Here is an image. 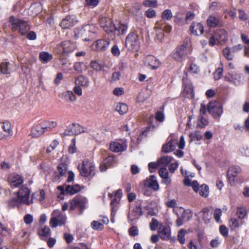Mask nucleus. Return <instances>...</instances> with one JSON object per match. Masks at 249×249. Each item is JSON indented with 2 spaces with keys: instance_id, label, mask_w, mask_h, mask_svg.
<instances>
[{
  "instance_id": "obj_1",
  "label": "nucleus",
  "mask_w": 249,
  "mask_h": 249,
  "mask_svg": "<svg viewBox=\"0 0 249 249\" xmlns=\"http://www.w3.org/2000/svg\"><path fill=\"white\" fill-rule=\"evenodd\" d=\"M99 22L107 34L114 36L124 35L128 28L127 24L123 23H120L116 26L110 18L103 16H100Z\"/></svg>"
},
{
  "instance_id": "obj_2",
  "label": "nucleus",
  "mask_w": 249,
  "mask_h": 249,
  "mask_svg": "<svg viewBox=\"0 0 249 249\" xmlns=\"http://www.w3.org/2000/svg\"><path fill=\"white\" fill-rule=\"evenodd\" d=\"M9 22L11 29L13 31L18 32L21 36L26 35L30 29L29 24L26 21L16 18L14 16L10 17Z\"/></svg>"
},
{
  "instance_id": "obj_3",
  "label": "nucleus",
  "mask_w": 249,
  "mask_h": 249,
  "mask_svg": "<svg viewBox=\"0 0 249 249\" xmlns=\"http://www.w3.org/2000/svg\"><path fill=\"white\" fill-rule=\"evenodd\" d=\"M125 46L130 51H138L141 47V41L139 35L135 33L130 32L126 37Z\"/></svg>"
},
{
  "instance_id": "obj_4",
  "label": "nucleus",
  "mask_w": 249,
  "mask_h": 249,
  "mask_svg": "<svg viewBox=\"0 0 249 249\" xmlns=\"http://www.w3.org/2000/svg\"><path fill=\"white\" fill-rule=\"evenodd\" d=\"M190 39L185 38L183 41V44L177 47L176 50L172 53L173 58L177 61H181L184 59L190 53V50L188 48Z\"/></svg>"
},
{
  "instance_id": "obj_5",
  "label": "nucleus",
  "mask_w": 249,
  "mask_h": 249,
  "mask_svg": "<svg viewBox=\"0 0 249 249\" xmlns=\"http://www.w3.org/2000/svg\"><path fill=\"white\" fill-rule=\"evenodd\" d=\"M76 47L74 42L70 40L65 41L58 44L55 49V52L60 56L67 57L69 53L72 52Z\"/></svg>"
},
{
  "instance_id": "obj_6",
  "label": "nucleus",
  "mask_w": 249,
  "mask_h": 249,
  "mask_svg": "<svg viewBox=\"0 0 249 249\" xmlns=\"http://www.w3.org/2000/svg\"><path fill=\"white\" fill-rule=\"evenodd\" d=\"M208 111L214 118L219 119L223 112V107L218 102L212 101L208 105Z\"/></svg>"
},
{
  "instance_id": "obj_7",
  "label": "nucleus",
  "mask_w": 249,
  "mask_h": 249,
  "mask_svg": "<svg viewBox=\"0 0 249 249\" xmlns=\"http://www.w3.org/2000/svg\"><path fill=\"white\" fill-rule=\"evenodd\" d=\"M127 148V142L125 139H120L111 142L109 144V149L114 153H122Z\"/></svg>"
},
{
  "instance_id": "obj_8",
  "label": "nucleus",
  "mask_w": 249,
  "mask_h": 249,
  "mask_svg": "<svg viewBox=\"0 0 249 249\" xmlns=\"http://www.w3.org/2000/svg\"><path fill=\"white\" fill-rule=\"evenodd\" d=\"M80 175L84 177H89L95 170L94 164L89 160H85L80 166H78Z\"/></svg>"
},
{
  "instance_id": "obj_9",
  "label": "nucleus",
  "mask_w": 249,
  "mask_h": 249,
  "mask_svg": "<svg viewBox=\"0 0 249 249\" xmlns=\"http://www.w3.org/2000/svg\"><path fill=\"white\" fill-rule=\"evenodd\" d=\"M57 169V171H55L53 174V180L55 182H60L67 173L68 166L66 163L61 162L58 165Z\"/></svg>"
},
{
  "instance_id": "obj_10",
  "label": "nucleus",
  "mask_w": 249,
  "mask_h": 249,
  "mask_svg": "<svg viewBox=\"0 0 249 249\" xmlns=\"http://www.w3.org/2000/svg\"><path fill=\"white\" fill-rule=\"evenodd\" d=\"M183 90L182 95L186 98H193L195 96L194 88L191 82L187 80L185 77H183Z\"/></svg>"
},
{
  "instance_id": "obj_11",
  "label": "nucleus",
  "mask_w": 249,
  "mask_h": 249,
  "mask_svg": "<svg viewBox=\"0 0 249 249\" xmlns=\"http://www.w3.org/2000/svg\"><path fill=\"white\" fill-rule=\"evenodd\" d=\"M30 190L25 186H22L17 192V199L13 202H29Z\"/></svg>"
},
{
  "instance_id": "obj_12",
  "label": "nucleus",
  "mask_w": 249,
  "mask_h": 249,
  "mask_svg": "<svg viewBox=\"0 0 249 249\" xmlns=\"http://www.w3.org/2000/svg\"><path fill=\"white\" fill-rule=\"evenodd\" d=\"M225 79L227 81L232 83L236 86H239L243 83L244 75L239 72H229L225 76Z\"/></svg>"
},
{
  "instance_id": "obj_13",
  "label": "nucleus",
  "mask_w": 249,
  "mask_h": 249,
  "mask_svg": "<svg viewBox=\"0 0 249 249\" xmlns=\"http://www.w3.org/2000/svg\"><path fill=\"white\" fill-rule=\"evenodd\" d=\"M129 209L131 211L128 214V217L129 219L131 218V221L138 219L142 214V208L139 203H133L130 206Z\"/></svg>"
},
{
  "instance_id": "obj_14",
  "label": "nucleus",
  "mask_w": 249,
  "mask_h": 249,
  "mask_svg": "<svg viewBox=\"0 0 249 249\" xmlns=\"http://www.w3.org/2000/svg\"><path fill=\"white\" fill-rule=\"evenodd\" d=\"M144 65L152 70L158 69L160 65V62L159 59L153 55L147 56L144 60Z\"/></svg>"
},
{
  "instance_id": "obj_15",
  "label": "nucleus",
  "mask_w": 249,
  "mask_h": 249,
  "mask_svg": "<svg viewBox=\"0 0 249 249\" xmlns=\"http://www.w3.org/2000/svg\"><path fill=\"white\" fill-rule=\"evenodd\" d=\"M242 169L238 166H232L229 167L227 171V177L231 184L236 181L237 175L241 172Z\"/></svg>"
},
{
  "instance_id": "obj_16",
  "label": "nucleus",
  "mask_w": 249,
  "mask_h": 249,
  "mask_svg": "<svg viewBox=\"0 0 249 249\" xmlns=\"http://www.w3.org/2000/svg\"><path fill=\"white\" fill-rule=\"evenodd\" d=\"M77 22L75 15H69L63 19L60 23V26L63 29H67L74 26Z\"/></svg>"
},
{
  "instance_id": "obj_17",
  "label": "nucleus",
  "mask_w": 249,
  "mask_h": 249,
  "mask_svg": "<svg viewBox=\"0 0 249 249\" xmlns=\"http://www.w3.org/2000/svg\"><path fill=\"white\" fill-rule=\"evenodd\" d=\"M143 185L145 188H150L154 191H157L159 189V185L157 180V178L154 175H151L143 181Z\"/></svg>"
},
{
  "instance_id": "obj_18",
  "label": "nucleus",
  "mask_w": 249,
  "mask_h": 249,
  "mask_svg": "<svg viewBox=\"0 0 249 249\" xmlns=\"http://www.w3.org/2000/svg\"><path fill=\"white\" fill-rule=\"evenodd\" d=\"M110 44L109 39H99L92 43V49L96 51H103L107 49Z\"/></svg>"
},
{
  "instance_id": "obj_19",
  "label": "nucleus",
  "mask_w": 249,
  "mask_h": 249,
  "mask_svg": "<svg viewBox=\"0 0 249 249\" xmlns=\"http://www.w3.org/2000/svg\"><path fill=\"white\" fill-rule=\"evenodd\" d=\"M46 131V126L42 122L37 124L32 128L31 135L33 137L37 138L42 135Z\"/></svg>"
},
{
  "instance_id": "obj_20",
  "label": "nucleus",
  "mask_w": 249,
  "mask_h": 249,
  "mask_svg": "<svg viewBox=\"0 0 249 249\" xmlns=\"http://www.w3.org/2000/svg\"><path fill=\"white\" fill-rule=\"evenodd\" d=\"M10 185L13 187H18L21 185L24 180L22 177L18 174H13L9 178Z\"/></svg>"
},
{
  "instance_id": "obj_21",
  "label": "nucleus",
  "mask_w": 249,
  "mask_h": 249,
  "mask_svg": "<svg viewBox=\"0 0 249 249\" xmlns=\"http://www.w3.org/2000/svg\"><path fill=\"white\" fill-rule=\"evenodd\" d=\"M155 28L157 29V33L161 34V37L163 36V31H165L166 33H170L172 29V27L171 25L168 24H164L161 22H157L156 23Z\"/></svg>"
},
{
  "instance_id": "obj_22",
  "label": "nucleus",
  "mask_w": 249,
  "mask_h": 249,
  "mask_svg": "<svg viewBox=\"0 0 249 249\" xmlns=\"http://www.w3.org/2000/svg\"><path fill=\"white\" fill-rule=\"evenodd\" d=\"M85 26L86 30L89 33V38L85 37L84 38V40L86 41L91 40L97 33L98 27L95 24H93L85 25Z\"/></svg>"
},
{
  "instance_id": "obj_23",
  "label": "nucleus",
  "mask_w": 249,
  "mask_h": 249,
  "mask_svg": "<svg viewBox=\"0 0 249 249\" xmlns=\"http://www.w3.org/2000/svg\"><path fill=\"white\" fill-rule=\"evenodd\" d=\"M170 228L166 225H161L158 230L160 237L163 240H168L170 236Z\"/></svg>"
},
{
  "instance_id": "obj_24",
  "label": "nucleus",
  "mask_w": 249,
  "mask_h": 249,
  "mask_svg": "<svg viewBox=\"0 0 249 249\" xmlns=\"http://www.w3.org/2000/svg\"><path fill=\"white\" fill-rule=\"evenodd\" d=\"M190 31L195 36L201 35L204 32V27L200 23L193 22L190 26Z\"/></svg>"
},
{
  "instance_id": "obj_25",
  "label": "nucleus",
  "mask_w": 249,
  "mask_h": 249,
  "mask_svg": "<svg viewBox=\"0 0 249 249\" xmlns=\"http://www.w3.org/2000/svg\"><path fill=\"white\" fill-rule=\"evenodd\" d=\"M74 83L75 85H79L83 88H88L90 84L89 78L83 75L77 76Z\"/></svg>"
},
{
  "instance_id": "obj_26",
  "label": "nucleus",
  "mask_w": 249,
  "mask_h": 249,
  "mask_svg": "<svg viewBox=\"0 0 249 249\" xmlns=\"http://www.w3.org/2000/svg\"><path fill=\"white\" fill-rule=\"evenodd\" d=\"M108 196L110 202H120L123 196L122 190L119 189L112 193H108Z\"/></svg>"
},
{
  "instance_id": "obj_27",
  "label": "nucleus",
  "mask_w": 249,
  "mask_h": 249,
  "mask_svg": "<svg viewBox=\"0 0 249 249\" xmlns=\"http://www.w3.org/2000/svg\"><path fill=\"white\" fill-rule=\"evenodd\" d=\"M215 37L218 43H221L225 42L228 39L227 32L224 29H219L214 33Z\"/></svg>"
},
{
  "instance_id": "obj_28",
  "label": "nucleus",
  "mask_w": 249,
  "mask_h": 249,
  "mask_svg": "<svg viewBox=\"0 0 249 249\" xmlns=\"http://www.w3.org/2000/svg\"><path fill=\"white\" fill-rule=\"evenodd\" d=\"M45 198V193L44 190H40L33 194L31 202L33 201H42Z\"/></svg>"
},
{
  "instance_id": "obj_29",
  "label": "nucleus",
  "mask_w": 249,
  "mask_h": 249,
  "mask_svg": "<svg viewBox=\"0 0 249 249\" xmlns=\"http://www.w3.org/2000/svg\"><path fill=\"white\" fill-rule=\"evenodd\" d=\"M12 71L9 62H2L0 65V75L10 74Z\"/></svg>"
},
{
  "instance_id": "obj_30",
  "label": "nucleus",
  "mask_w": 249,
  "mask_h": 249,
  "mask_svg": "<svg viewBox=\"0 0 249 249\" xmlns=\"http://www.w3.org/2000/svg\"><path fill=\"white\" fill-rule=\"evenodd\" d=\"M115 161V159L113 156L108 157L104 161V165H101L100 167V170L102 172H105L107 170V167L110 166L113 164Z\"/></svg>"
},
{
  "instance_id": "obj_31",
  "label": "nucleus",
  "mask_w": 249,
  "mask_h": 249,
  "mask_svg": "<svg viewBox=\"0 0 249 249\" xmlns=\"http://www.w3.org/2000/svg\"><path fill=\"white\" fill-rule=\"evenodd\" d=\"M90 66L91 68L97 71H104V64L103 63H100L96 60H91L90 63Z\"/></svg>"
},
{
  "instance_id": "obj_32",
  "label": "nucleus",
  "mask_w": 249,
  "mask_h": 249,
  "mask_svg": "<svg viewBox=\"0 0 249 249\" xmlns=\"http://www.w3.org/2000/svg\"><path fill=\"white\" fill-rule=\"evenodd\" d=\"M39 58L43 64H46L53 59V55L47 52H42L39 54Z\"/></svg>"
},
{
  "instance_id": "obj_33",
  "label": "nucleus",
  "mask_w": 249,
  "mask_h": 249,
  "mask_svg": "<svg viewBox=\"0 0 249 249\" xmlns=\"http://www.w3.org/2000/svg\"><path fill=\"white\" fill-rule=\"evenodd\" d=\"M207 21L208 26L211 28L216 27L220 23L219 18L213 15L210 16Z\"/></svg>"
},
{
  "instance_id": "obj_34",
  "label": "nucleus",
  "mask_w": 249,
  "mask_h": 249,
  "mask_svg": "<svg viewBox=\"0 0 249 249\" xmlns=\"http://www.w3.org/2000/svg\"><path fill=\"white\" fill-rule=\"evenodd\" d=\"M81 190L80 186L78 184L73 186L67 185L65 188L66 193L70 195H73L79 192Z\"/></svg>"
},
{
  "instance_id": "obj_35",
  "label": "nucleus",
  "mask_w": 249,
  "mask_h": 249,
  "mask_svg": "<svg viewBox=\"0 0 249 249\" xmlns=\"http://www.w3.org/2000/svg\"><path fill=\"white\" fill-rule=\"evenodd\" d=\"M209 209L207 208H204L199 213L200 217L206 224L208 223L211 219V215L209 214Z\"/></svg>"
},
{
  "instance_id": "obj_36",
  "label": "nucleus",
  "mask_w": 249,
  "mask_h": 249,
  "mask_svg": "<svg viewBox=\"0 0 249 249\" xmlns=\"http://www.w3.org/2000/svg\"><path fill=\"white\" fill-rule=\"evenodd\" d=\"M173 158L171 156H163L158 160V162L160 166H166L172 161Z\"/></svg>"
},
{
  "instance_id": "obj_37",
  "label": "nucleus",
  "mask_w": 249,
  "mask_h": 249,
  "mask_svg": "<svg viewBox=\"0 0 249 249\" xmlns=\"http://www.w3.org/2000/svg\"><path fill=\"white\" fill-rule=\"evenodd\" d=\"M198 191L201 196L204 197H207L209 194V186L205 184H203L200 186Z\"/></svg>"
},
{
  "instance_id": "obj_38",
  "label": "nucleus",
  "mask_w": 249,
  "mask_h": 249,
  "mask_svg": "<svg viewBox=\"0 0 249 249\" xmlns=\"http://www.w3.org/2000/svg\"><path fill=\"white\" fill-rule=\"evenodd\" d=\"M73 124L74 135H79L82 133H88V131L86 128L83 127L80 124L76 123Z\"/></svg>"
},
{
  "instance_id": "obj_39",
  "label": "nucleus",
  "mask_w": 249,
  "mask_h": 249,
  "mask_svg": "<svg viewBox=\"0 0 249 249\" xmlns=\"http://www.w3.org/2000/svg\"><path fill=\"white\" fill-rule=\"evenodd\" d=\"M73 129V124L72 123L67 127L63 133H61V136L62 137H64L67 136H72L74 135V131Z\"/></svg>"
},
{
  "instance_id": "obj_40",
  "label": "nucleus",
  "mask_w": 249,
  "mask_h": 249,
  "mask_svg": "<svg viewBox=\"0 0 249 249\" xmlns=\"http://www.w3.org/2000/svg\"><path fill=\"white\" fill-rule=\"evenodd\" d=\"M116 110L120 114L124 115L128 111L127 106L124 103H119L116 107Z\"/></svg>"
},
{
  "instance_id": "obj_41",
  "label": "nucleus",
  "mask_w": 249,
  "mask_h": 249,
  "mask_svg": "<svg viewBox=\"0 0 249 249\" xmlns=\"http://www.w3.org/2000/svg\"><path fill=\"white\" fill-rule=\"evenodd\" d=\"M199 71V68L198 66L195 64L191 63L189 65L188 71H184V73L185 74V77L186 78V77L188 75V72L196 74Z\"/></svg>"
},
{
  "instance_id": "obj_42",
  "label": "nucleus",
  "mask_w": 249,
  "mask_h": 249,
  "mask_svg": "<svg viewBox=\"0 0 249 249\" xmlns=\"http://www.w3.org/2000/svg\"><path fill=\"white\" fill-rule=\"evenodd\" d=\"M52 214L53 216H56L58 225L61 226L65 223V218L63 215L60 214L59 211H54Z\"/></svg>"
},
{
  "instance_id": "obj_43",
  "label": "nucleus",
  "mask_w": 249,
  "mask_h": 249,
  "mask_svg": "<svg viewBox=\"0 0 249 249\" xmlns=\"http://www.w3.org/2000/svg\"><path fill=\"white\" fill-rule=\"evenodd\" d=\"M87 30L85 29V26H83L81 28H77L75 31V36L76 37H82L83 40H84V38H85V32Z\"/></svg>"
},
{
  "instance_id": "obj_44",
  "label": "nucleus",
  "mask_w": 249,
  "mask_h": 249,
  "mask_svg": "<svg viewBox=\"0 0 249 249\" xmlns=\"http://www.w3.org/2000/svg\"><path fill=\"white\" fill-rule=\"evenodd\" d=\"M223 53L225 57L229 60H231L234 57V54L230 47H227L223 49Z\"/></svg>"
},
{
  "instance_id": "obj_45",
  "label": "nucleus",
  "mask_w": 249,
  "mask_h": 249,
  "mask_svg": "<svg viewBox=\"0 0 249 249\" xmlns=\"http://www.w3.org/2000/svg\"><path fill=\"white\" fill-rule=\"evenodd\" d=\"M1 126L4 131L8 133L9 135L11 136L13 135V131L11 128V124L9 122H3Z\"/></svg>"
},
{
  "instance_id": "obj_46",
  "label": "nucleus",
  "mask_w": 249,
  "mask_h": 249,
  "mask_svg": "<svg viewBox=\"0 0 249 249\" xmlns=\"http://www.w3.org/2000/svg\"><path fill=\"white\" fill-rule=\"evenodd\" d=\"M85 203H71L70 208V210L78 209L79 211V214H81L83 210L85 208Z\"/></svg>"
},
{
  "instance_id": "obj_47",
  "label": "nucleus",
  "mask_w": 249,
  "mask_h": 249,
  "mask_svg": "<svg viewBox=\"0 0 249 249\" xmlns=\"http://www.w3.org/2000/svg\"><path fill=\"white\" fill-rule=\"evenodd\" d=\"M173 17L172 12L170 9L164 10L161 14V18L164 20H170Z\"/></svg>"
},
{
  "instance_id": "obj_48",
  "label": "nucleus",
  "mask_w": 249,
  "mask_h": 249,
  "mask_svg": "<svg viewBox=\"0 0 249 249\" xmlns=\"http://www.w3.org/2000/svg\"><path fill=\"white\" fill-rule=\"evenodd\" d=\"M189 137L191 141H199L202 138L201 134L198 131L191 132L189 135Z\"/></svg>"
},
{
  "instance_id": "obj_49",
  "label": "nucleus",
  "mask_w": 249,
  "mask_h": 249,
  "mask_svg": "<svg viewBox=\"0 0 249 249\" xmlns=\"http://www.w3.org/2000/svg\"><path fill=\"white\" fill-rule=\"evenodd\" d=\"M179 210H183V212L181 214L182 218L186 221H188L192 216V214L189 210H184L182 207H179Z\"/></svg>"
},
{
  "instance_id": "obj_50",
  "label": "nucleus",
  "mask_w": 249,
  "mask_h": 249,
  "mask_svg": "<svg viewBox=\"0 0 249 249\" xmlns=\"http://www.w3.org/2000/svg\"><path fill=\"white\" fill-rule=\"evenodd\" d=\"M92 228L95 230L101 231L104 229V225L97 221H93L91 223Z\"/></svg>"
},
{
  "instance_id": "obj_51",
  "label": "nucleus",
  "mask_w": 249,
  "mask_h": 249,
  "mask_svg": "<svg viewBox=\"0 0 249 249\" xmlns=\"http://www.w3.org/2000/svg\"><path fill=\"white\" fill-rule=\"evenodd\" d=\"M247 213V211L245 208L239 207L237 208L236 214L240 219H243Z\"/></svg>"
},
{
  "instance_id": "obj_52",
  "label": "nucleus",
  "mask_w": 249,
  "mask_h": 249,
  "mask_svg": "<svg viewBox=\"0 0 249 249\" xmlns=\"http://www.w3.org/2000/svg\"><path fill=\"white\" fill-rule=\"evenodd\" d=\"M38 233L39 236H42L44 237H47L50 234V229L48 227H45L44 228L39 230Z\"/></svg>"
},
{
  "instance_id": "obj_53",
  "label": "nucleus",
  "mask_w": 249,
  "mask_h": 249,
  "mask_svg": "<svg viewBox=\"0 0 249 249\" xmlns=\"http://www.w3.org/2000/svg\"><path fill=\"white\" fill-rule=\"evenodd\" d=\"M174 22L176 24H178L179 26H181L184 24V19L183 18L179 15V13H177L176 15L174 16Z\"/></svg>"
},
{
  "instance_id": "obj_54",
  "label": "nucleus",
  "mask_w": 249,
  "mask_h": 249,
  "mask_svg": "<svg viewBox=\"0 0 249 249\" xmlns=\"http://www.w3.org/2000/svg\"><path fill=\"white\" fill-rule=\"evenodd\" d=\"M143 5L146 7H156L157 6V1L156 0H145Z\"/></svg>"
},
{
  "instance_id": "obj_55",
  "label": "nucleus",
  "mask_w": 249,
  "mask_h": 249,
  "mask_svg": "<svg viewBox=\"0 0 249 249\" xmlns=\"http://www.w3.org/2000/svg\"><path fill=\"white\" fill-rule=\"evenodd\" d=\"M43 124H44L46 126V130L48 129H52L57 126V123L56 121H44L42 122Z\"/></svg>"
},
{
  "instance_id": "obj_56",
  "label": "nucleus",
  "mask_w": 249,
  "mask_h": 249,
  "mask_svg": "<svg viewBox=\"0 0 249 249\" xmlns=\"http://www.w3.org/2000/svg\"><path fill=\"white\" fill-rule=\"evenodd\" d=\"M185 231L183 229L180 230L178 232V241L181 244H183L185 243Z\"/></svg>"
},
{
  "instance_id": "obj_57",
  "label": "nucleus",
  "mask_w": 249,
  "mask_h": 249,
  "mask_svg": "<svg viewBox=\"0 0 249 249\" xmlns=\"http://www.w3.org/2000/svg\"><path fill=\"white\" fill-rule=\"evenodd\" d=\"M160 166L158 160L156 162H151L148 163L149 170L150 173L155 172V170Z\"/></svg>"
},
{
  "instance_id": "obj_58",
  "label": "nucleus",
  "mask_w": 249,
  "mask_h": 249,
  "mask_svg": "<svg viewBox=\"0 0 249 249\" xmlns=\"http://www.w3.org/2000/svg\"><path fill=\"white\" fill-rule=\"evenodd\" d=\"M59 144V142L56 140H54L50 144V146L47 148L46 151L48 153L51 152L54 150Z\"/></svg>"
},
{
  "instance_id": "obj_59",
  "label": "nucleus",
  "mask_w": 249,
  "mask_h": 249,
  "mask_svg": "<svg viewBox=\"0 0 249 249\" xmlns=\"http://www.w3.org/2000/svg\"><path fill=\"white\" fill-rule=\"evenodd\" d=\"M159 174L162 178L169 176L168 171L165 167H161L159 171Z\"/></svg>"
},
{
  "instance_id": "obj_60",
  "label": "nucleus",
  "mask_w": 249,
  "mask_h": 249,
  "mask_svg": "<svg viewBox=\"0 0 249 249\" xmlns=\"http://www.w3.org/2000/svg\"><path fill=\"white\" fill-rule=\"evenodd\" d=\"M223 72L222 68H219L216 70V71L213 73L214 79L215 80H218L221 77Z\"/></svg>"
},
{
  "instance_id": "obj_61",
  "label": "nucleus",
  "mask_w": 249,
  "mask_h": 249,
  "mask_svg": "<svg viewBox=\"0 0 249 249\" xmlns=\"http://www.w3.org/2000/svg\"><path fill=\"white\" fill-rule=\"evenodd\" d=\"M159 225L158 221L155 218L152 219L151 222L149 224L150 229L151 231H155Z\"/></svg>"
},
{
  "instance_id": "obj_62",
  "label": "nucleus",
  "mask_w": 249,
  "mask_h": 249,
  "mask_svg": "<svg viewBox=\"0 0 249 249\" xmlns=\"http://www.w3.org/2000/svg\"><path fill=\"white\" fill-rule=\"evenodd\" d=\"M239 18L240 20L246 21L249 18V16L246 13L244 10L239 9Z\"/></svg>"
},
{
  "instance_id": "obj_63",
  "label": "nucleus",
  "mask_w": 249,
  "mask_h": 249,
  "mask_svg": "<svg viewBox=\"0 0 249 249\" xmlns=\"http://www.w3.org/2000/svg\"><path fill=\"white\" fill-rule=\"evenodd\" d=\"M230 225L231 229H235L239 226V221L236 218H231L230 221Z\"/></svg>"
},
{
  "instance_id": "obj_64",
  "label": "nucleus",
  "mask_w": 249,
  "mask_h": 249,
  "mask_svg": "<svg viewBox=\"0 0 249 249\" xmlns=\"http://www.w3.org/2000/svg\"><path fill=\"white\" fill-rule=\"evenodd\" d=\"M168 142L170 144L172 151H173L178 146V140L177 139L171 138Z\"/></svg>"
}]
</instances>
